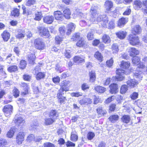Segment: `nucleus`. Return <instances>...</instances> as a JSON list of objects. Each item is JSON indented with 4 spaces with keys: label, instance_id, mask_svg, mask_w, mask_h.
<instances>
[{
    "label": "nucleus",
    "instance_id": "nucleus-1",
    "mask_svg": "<svg viewBox=\"0 0 147 147\" xmlns=\"http://www.w3.org/2000/svg\"><path fill=\"white\" fill-rule=\"evenodd\" d=\"M98 7L97 6L93 5L90 9V11L91 16L90 21L94 24H97L101 20L102 16L98 13L97 10Z\"/></svg>",
    "mask_w": 147,
    "mask_h": 147
},
{
    "label": "nucleus",
    "instance_id": "nucleus-2",
    "mask_svg": "<svg viewBox=\"0 0 147 147\" xmlns=\"http://www.w3.org/2000/svg\"><path fill=\"white\" fill-rule=\"evenodd\" d=\"M144 64V62L143 63L140 62L138 64V67L137 68L136 72L134 73V76L135 78H138V80H141L142 78L143 74L142 73L141 71L139 69H143L144 68L146 69Z\"/></svg>",
    "mask_w": 147,
    "mask_h": 147
},
{
    "label": "nucleus",
    "instance_id": "nucleus-3",
    "mask_svg": "<svg viewBox=\"0 0 147 147\" xmlns=\"http://www.w3.org/2000/svg\"><path fill=\"white\" fill-rule=\"evenodd\" d=\"M71 84L69 81L64 80L60 84V88L59 90V92L61 93H64L69 90V87Z\"/></svg>",
    "mask_w": 147,
    "mask_h": 147
},
{
    "label": "nucleus",
    "instance_id": "nucleus-4",
    "mask_svg": "<svg viewBox=\"0 0 147 147\" xmlns=\"http://www.w3.org/2000/svg\"><path fill=\"white\" fill-rule=\"evenodd\" d=\"M35 48L39 50H43L45 49V45L42 40L40 38L36 39L34 42Z\"/></svg>",
    "mask_w": 147,
    "mask_h": 147
},
{
    "label": "nucleus",
    "instance_id": "nucleus-5",
    "mask_svg": "<svg viewBox=\"0 0 147 147\" xmlns=\"http://www.w3.org/2000/svg\"><path fill=\"white\" fill-rule=\"evenodd\" d=\"M128 40L130 44L132 45H138L139 43V38L135 35L130 34L128 38Z\"/></svg>",
    "mask_w": 147,
    "mask_h": 147
},
{
    "label": "nucleus",
    "instance_id": "nucleus-6",
    "mask_svg": "<svg viewBox=\"0 0 147 147\" xmlns=\"http://www.w3.org/2000/svg\"><path fill=\"white\" fill-rule=\"evenodd\" d=\"M125 71L123 69H118L116 71L117 76H115L116 78L117 81H121L124 79L123 75L125 74Z\"/></svg>",
    "mask_w": 147,
    "mask_h": 147
},
{
    "label": "nucleus",
    "instance_id": "nucleus-7",
    "mask_svg": "<svg viewBox=\"0 0 147 147\" xmlns=\"http://www.w3.org/2000/svg\"><path fill=\"white\" fill-rule=\"evenodd\" d=\"M13 107L10 105H5L3 109V111L6 116H9L12 113Z\"/></svg>",
    "mask_w": 147,
    "mask_h": 147
},
{
    "label": "nucleus",
    "instance_id": "nucleus-8",
    "mask_svg": "<svg viewBox=\"0 0 147 147\" xmlns=\"http://www.w3.org/2000/svg\"><path fill=\"white\" fill-rule=\"evenodd\" d=\"M24 133L23 132H20L17 134L16 137V142L18 144H22L24 140Z\"/></svg>",
    "mask_w": 147,
    "mask_h": 147
},
{
    "label": "nucleus",
    "instance_id": "nucleus-9",
    "mask_svg": "<svg viewBox=\"0 0 147 147\" xmlns=\"http://www.w3.org/2000/svg\"><path fill=\"white\" fill-rule=\"evenodd\" d=\"M128 52L131 57H134L139 53V51L134 47H129L128 49Z\"/></svg>",
    "mask_w": 147,
    "mask_h": 147
},
{
    "label": "nucleus",
    "instance_id": "nucleus-10",
    "mask_svg": "<svg viewBox=\"0 0 147 147\" xmlns=\"http://www.w3.org/2000/svg\"><path fill=\"white\" fill-rule=\"evenodd\" d=\"M92 103V100L89 98L82 99L80 100L79 101V103L81 105H89L91 104Z\"/></svg>",
    "mask_w": 147,
    "mask_h": 147
},
{
    "label": "nucleus",
    "instance_id": "nucleus-11",
    "mask_svg": "<svg viewBox=\"0 0 147 147\" xmlns=\"http://www.w3.org/2000/svg\"><path fill=\"white\" fill-rule=\"evenodd\" d=\"M118 85L116 84H112L110 86V92L112 94H115L118 92Z\"/></svg>",
    "mask_w": 147,
    "mask_h": 147
},
{
    "label": "nucleus",
    "instance_id": "nucleus-12",
    "mask_svg": "<svg viewBox=\"0 0 147 147\" xmlns=\"http://www.w3.org/2000/svg\"><path fill=\"white\" fill-rule=\"evenodd\" d=\"M39 32L44 35L47 37L50 36L49 31L48 29L43 27H40L39 28Z\"/></svg>",
    "mask_w": 147,
    "mask_h": 147
},
{
    "label": "nucleus",
    "instance_id": "nucleus-13",
    "mask_svg": "<svg viewBox=\"0 0 147 147\" xmlns=\"http://www.w3.org/2000/svg\"><path fill=\"white\" fill-rule=\"evenodd\" d=\"M76 43V45L78 47H83L84 48H86L88 45L86 43L85 41L82 38H80Z\"/></svg>",
    "mask_w": 147,
    "mask_h": 147
},
{
    "label": "nucleus",
    "instance_id": "nucleus-14",
    "mask_svg": "<svg viewBox=\"0 0 147 147\" xmlns=\"http://www.w3.org/2000/svg\"><path fill=\"white\" fill-rule=\"evenodd\" d=\"M16 124L18 125H21L25 123V121L20 116L16 117L14 120Z\"/></svg>",
    "mask_w": 147,
    "mask_h": 147
},
{
    "label": "nucleus",
    "instance_id": "nucleus-15",
    "mask_svg": "<svg viewBox=\"0 0 147 147\" xmlns=\"http://www.w3.org/2000/svg\"><path fill=\"white\" fill-rule=\"evenodd\" d=\"M142 3L141 1L139 0H136L134 2V8L135 9L139 10L142 8Z\"/></svg>",
    "mask_w": 147,
    "mask_h": 147
},
{
    "label": "nucleus",
    "instance_id": "nucleus-16",
    "mask_svg": "<svg viewBox=\"0 0 147 147\" xmlns=\"http://www.w3.org/2000/svg\"><path fill=\"white\" fill-rule=\"evenodd\" d=\"M54 20V17L52 16H46L43 18L44 22L48 24H51Z\"/></svg>",
    "mask_w": 147,
    "mask_h": 147
},
{
    "label": "nucleus",
    "instance_id": "nucleus-17",
    "mask_svg": "<svg viewBox=\"0 0 147 147\" xmlns=\"http://www.w3.org/2000/svg\"><path fill=\"white\" fill-rule=\"evenodd\" d=\"M21 87L23 88L24 91L22 92V94L24 95L28 93L29 87L28 85L25 83H22L20 84Z\"/></svg>",
    "mask_w": 147,
    "mask_h": 147
},
{
    "label": "nucleus",
    "instance_id": "nucleus-18",
    "mask_svg": "<svg viewBox=\"0 0 147 147\" xmlns=\"http://www.w3.org/2000/svg\"><path fill=\"white\" fill-rule=\"evenodd\" d=\"M113 3L109 1H106L104 4L105 7L107 12H109L111 10V8L113 6Z\"/></svg>",
    "mask_w": 147,
    "mask_h": 147
},
{
    "label": "nucleus",
    "instance_id": "nucleus-19",
    "mask_svg": "<svg viewBox=\"0 0 147 147\" xmlns=\"http://www.w3.org/2000/svg\"><path fill=\"white\" fill-rule=\"evenodd\" d=\"M54 16L55 19L57 20H61L63 19V15L60 11H55L54 13Z\"/></svg>",
    "mask_w": 147,
    "mask_h": 147
},
{
    "label": "nucleus",
    "instance_id": "nucleus-20",
    "mask_svg": "<svg viewBox=\"0 0 147 147\" xmlns=\"http://www.w3.org/2000/svg\"><path fill=\"white\" fill-rule=\"evenodd\" d=\"M108 18L105 16H103L101 18V20L98 21L100 22V24L102 25L103 27H106L108 24Z\"/></svg>",
    "mask_w": 147,
    "mask_h": 147
},
{
    "label": "nucleus",
    "instance_id": "nucleus-21",
    "mask_svg": "<svg viewBox=\"0 0 147 147\" xmlns=\"http://www.w3.org/2000/svg\"><path fill=\"white\" fill-rule=\"evenodd\" d=\"M2 38L4 41H7L10 38V34L7 31L5 30L1 34Z\"/></svg>",
    "mask_w": 147,
    "mask_h": 147
},
{
    "label": "nucleus",
    "instance_id": "nucleus-22",
    "mask_svg": "<svg viewBox=\"0 0 147 147\" xmlns=\"http://www.w3.org/2000/svg\"><path fill=\"white\" fill-rule=\"evenodd\" d=\"M121 119L123 123L127 124L130 121L131 118L128 115H124L121 118Z\"/></svg>",
    "mask_w": 147,
    "mask_h": 147
},
{
    "label": "nucleus",
    "instance_id": "nucleus-23",
    "mask_svg": "<svg viewBox=\"0 0 147 147\" xmlns=\"http://www.w3.org/2000/svg\"><path fill=\"white\" fill-rule=\"evenodd\" d=\"M138 83V81L132 79L129 80L127 82V85L131 88H132L136 86Z\"/></svg>",
    "mask_w": 147,
    "mask_h": 147
},
{
    "label": "nucleus",
    "instance_id": "nucleus-24",
    "mask_svg": "<svg viewBox=\"0 0 147 147\" xmlns=\"http://www.w3.org/2000/svg\"><path fill=\"white\" fill-rule=\"evenodd\" d=\"M128 19L122 18L120 19L118 22V26L120 27L123 26L127 22Z\"/></svg>",
    "mask_w": 147,
    "mask_h": 147
},
{
    "label": "nucleus",
    "instance_id": "nucleus-25",
    "mask_svg": "<svg viewBox=\"0 0 147 147\" xmlns=\"http://www.w3.org/2000/svg\"><path fill=\"white\" fill-rule=\"evenodd\" d=\"M132 31L134 35L140 34L141 31V28L139 25H136L133 28Z\"/></svg>",
    "mask_w": 147,
    "mask_h": 147
},
{
    "label": "nucleus",
    "instance_id": "nucleus-26",
    "mask_svg": "<svg viewBox=\"0 0 147 147\" xmlns=\"http://www.w3.org/2000/svg\"><path fill=\"white\" fill-rule=\"evenodd\" d=\"M127 33L124 31H119L116 33L117 37L121 39L124 38L126 36Z\"/></svg>",
    "mask_w": 147,
    "mask_h": 147
},
{
    "label": "nucleus",
    "instance_id": "nucleus-27",
    "mask_svg": "<svg viewBox=\"0 0 147 147\" xmlns=\"http://www.w3.org/2000/svg\"><path fill=\"white\" fill-rule=\"evenodd\" d=\"M16 129V128L14 127H13L11 128L7 133V137L9 138H12L14 135Z\"/></svg>",
    "mask_w": 147,
    "mask_h": 147
},
{
    "label": "nucleus",
    "instance_id": "nucleus-28",
    "mask_svg": "<svg viewBox=\"0 0 147 147\" xmlns=\"http://www.w3.org/2000/svg\"><path fill=\"white\" fill-rule=\"evenodd\" d=\"M64 93H61L59 92L57 94V97L59 99V101L61 103H63L65 100V97L62 95L64 94Z\"/></svg>",
    "mask_w": 147,
    "mask_h": 147
},
{
    "label": "nucleus",
    "instance_id": "nucleus-29",
    "mask_svg": "<svg viewBox=\"0 0 147 147\" xmlns=\"http://www.w3.org/2000/svg\"><path fill=\"white\" fill-rule=\"evenodd\" d=\"M130 66V63L129 61H122L120 67L123 69H128Z\"/></svg>",
    "mask_w": 147,
    "mask_h": 147
},
{
    "label": "nucleus",
    "instance_id": "nucleus-30",
    "mask_svg": "<svg viewBox=\"0 0 147 147\" xmlns=\"http://www.w3.org/2000/svg\"><path fill=\"white\" fill-rule=\"evenodd\" d=\"M119 119V116L118 115H114L110 116L109 119L111 123H115Z\"/></svg>",
    "mask_w": 147,
    "mask_h": 147
},
{
    "label": "nucleus",
    "instance_id": "nucleus-31",
    "mask_svg": "<svg viewBox=\"0 0 147 147\" xmlns=\"http://www.w3.org/2000/svg\"><path fill=\"white\" fill-rule=\"evenodd\" d=\"M74 62L77 64L82 63L85 61L84 59L79 56H76L74 59Z\"/></svg>",
    "mask_w": 147,
    "mask_h": 147
},
{
    "label": "nucleus",
    "instance_id": "nucleus-32",
    "mask_svg": "<svg viewBox=\"0 0 147 147\" xmlns=\"http://www.w3.org/2000/svg\"><path fill=\"white\" fill-rule=\"evenodd\" d=\"M63 17L67 19H69L70 18L71 12L69 9L68 8H65L63 11Z\"/></svg>",
    "mask_w": 147,
    "mask_h": 147
},
{
    "label": "nucleus",
    "instance_id": "nucleus-33",
    "mask_svg": "<svg viewBox=\"0 0 147 147\" xmlns=\"http://www.w3.org/2000/svg\"><path fill=\"white\" fill-rule=\"evenodd\" d=\"M36 57L34 54H29L28 55V61L30 63L34 64L35 63L34 61Z\"/></svg>",
    "mask_w": 147,
    "mask_h": 147
},
{
    "label": "nucleus",
    "instance_id": "nucleus-34",
    "mask_svg": "<svg viewBox=\"0 0 147 147\" xmlns=\"http://www.w3.org/2000/svg\"><path fill=\"white\" fill-rule=\"evenodd\" d=\"M45 120V123L46 125L51 124L55 121V118H52L51 117L46 118Z\"/></svg>",
    "mask_w": 147,
    "mask_h": 147
},
{
    "label": "nucleus",
    "instance_id": "nucleus-35",
    "mask_svg": "<svg viewBox=\"0 0 147 147\" xmlns=\"http://www.w3.org/2000/svg\"><path fill=\"white\" fill-rule=\"evenodd\" d=\"M58 114L57 111L55 110H52L50 112L49 116L50 117L55 118V120L56 119L58 116Z\"/></svg>",
    "mask_w": 147,
    "mask_h": 147
},
{
    "label": "nucleus",
    "instance_id": "nucleus-36",
    "mask_svg": "<svg viewBox=\"0 0 147 147\" xmlns=\"http://www.w3.org/2000/svg\"><path fill=\"white\" fill-rule=\"evenodd\" d=\"M96 111L98 115L100 116H102L106 113L105 110H103L102 107H99L97 109Z\"/></svg>",
    "mask_w": 147,
    "mask_h": 147
},
{
    "label": "nucleus",
    "instance_id": "nucleus-37",
    "mask_svg": "<svg viewBox=\"0 0 147 147\" xmlns=\"http://www.w3.org/2000/svg\"><path fill=\"white\" fill-rule=\"evenodd\" d=\"M94 89L97 92L100 93L104 92L106 90V88L100 86L95 87Z\"/></svg>",
    "mask_w": 147,
    "mask_h": 147
},
{
    "label": "nucleus",
    "instance_id": "nucleus-38",
    "mask_svg": "<svg viewBox=\"0 0 147 147\" xmlns=\"http://www.w3.org/2000/svg\"><path fill=\"white\" fill-rule=\"evenodd\" d=\"M90 77V80L93 82L96 79V75L94 71H91L89 73Z\"/></svg>",
    "mask_w": 147,
    "mask_h": 147
},
{
    "label": "nucleus",
    "instance_id": "nucleus-39",
    "mask_svg": "<svg viewBox=\"0 0 147 147\" xmlns=\"http://www.w3.org/2000/svg\"><path fill=\"white\" fill-rule=\"evenodd\" d=\"M94 56L95 58L100 62L102 61L103 57L102 56L101 54L98 52L97 51L95 53Z\"/></svg>",
    "mask_w": 147,
    "mask_h": 147
},
{
    "label": "nucleus",
    "instance_id": "nucleus-40",
    "mask_svg": "<svg viewBox=\"0 0 147 147\" xmlns=\"http://www.w3.org/2000/svg\"><path fill=\"white\" fill-rule=\"evenodd\" d=\"M18 70V67L15 65L10 66L7 68V70L10 72H15Z\"/></svg>",
    "mask_w": 147,
    "mask_h": 147
},
{
    "label": "nucleus",
    "instance_id": "nucleus-41",
    "mask_svg": "<svg viewBox=\"0 0 147 147\" xmlns=\"http://www.w3.org/2000/svg\"><path fill=\"white\" fill-rule=\"evenodd\" d=\"M103 41L105 43H109L111 42V40L109 36L106 34H104L102 36Z\"/></svg>",
    "mask_w": 147,
    "mask_h": 147
},
{
    "label": "nucleus",
    "instance_id": "nucleus-42",
    "mask_svg": "<svg viewBox=\"0 0 147 147\" xmlns=\"http://www.w3.org/2000/svg\"><path fill=\"white\" fill-rule=\"evenodd\" d=\"M11 14L12 16H14V17H17L20 14L19 9L17 8H14L11 11Z\"/></svg>",
    "mask_w": 147,
    "mask_h": 147
},
{
    "label": "nucleus",
    "instance_id": "nucleus-43",
    "mask_svg": "<svg viewBox=\"0 0 147 147\" xmlns=\"http://www.w3.org/2000/svg\"><path fill=\"white\" fill-rule=\"evenodd\" d=\"M45 76V74L44 73L39 72L36 74V78L37 80H40L44 78Z\"/></svg>",
    "mask_w": 147,
    "mask_h": 147
},
{
    "label": "nucleus",
    "instance_id": "nucleus-44",
    "mask_svg": "<svg viewBox=\"0 0 147 147\" xmlns=\"http://www.w3.org/2000/svg\"><path fill=\"white\" fill-rule=\"evenodd\" d=\"M128 90L127 86L126 85H122L120 89V92L121 94H125Z\"/></svg>",
    "mask_w": 147,
    "mask_h": 147
},
{
    "label": "nucleus",
    "instance_id": "nucleus-45",
    "mask_svg": "<svg viewBox=\"0 0 147 147\" xmlns=\"http://www.w3.org/2000/svg\"><path fill=\"white\" fill-rule=\"evenodd\" d=\"M42 14L41 12H37L35 13V17L34 19L36 20L39 21L41 20L42 16Z\"/></svg>",
    "mask_w": 147,
    "mask_h": 147
},
{
    "label": "nucleus",
    "instance_id": "nucleus-46",
    "mask_svg": "<svg viewBox=\"0 0 147 147\" xmlns=\"http://www.w3.org/2000/svg\"><path fill=\"white\" fill-rule=\"evenodd\" d=\"M140 58L138 57H135L132 59V62L133 64H138L140 62Z\"/></svg>",
    "mask_w": 147,
    "mask_h": 147
},
{
    "label": "nucleus",
    "instance_id": "nucleus-47",
    "mask_svg": "<svg viewBox=\"0 0 147 147\" xmlns=\"http://www.w3.org/2000/svg\"><path fill=\"white\" fill-rule=\"evenodd\" d=\"M112 49L113 53H117L119 50L118 46L116 44H114L112 45Z\"/></svg>",
    "mask_w": 147,
    "mask_h": 147
},
{
    "label": "nucleus",
    "instance_id": "nucleus-48",
    "mask_svg": "<svg viewBox=\"0 0 147 147\" xmlns=\"http://www.w3.org/2000/svg\"><path fill=\"white\" fill-rule=\"evenodd\" d=\"M26 61L24 60H22L20 61L19 67L21 69H23L26 67Z\"/></svg>",
    "mask_w": 147,
    "mask_h": 147
},
{
    "label": "nucleus",
    "instance_id": "nucleus-49",
    "mask_svg": "<svg viewBox=\"0 0 147 147\" xmlns=\"http://www.w3.org/2000/svg\"><path fill=\"white\" fill-rule=\"evenodd\" d=\"M63 36H56L55 38V42L57 44H59L63 40Z\"/></svg>",
    "mask_w": 147,
    "mask_h": 147
},
{
    "label": "nucleus",
    "instance_id": "nucleus-50",
    "mask_svg": "<svg viewBox=\"0 0 147 147\" xmlns=\"http://www.w3.org/2000/svg\"><path fill=\"white\" fill-rule=\"evenodd\" d=\"M35 138L34 135L32 134H31L27 137V141L28 142H30L33 141H35Z\"/></svg>",
    "mask_w": 147,
    "mask_h": 147
},
{
    "label": "nucleus",
    "instance_id": "nucleus-51",
    "mask_svg": "<svg viewBox=\"0 0 147 147\" xmlns=\"http://www.w3.org/2000/svg\"><path fill=\"white\" fill-rule=\"evenodd\" d=\"M78 139V136L74 132L71 133V140L75 142L77 141Z\"/></svg>",
    "mask_w": 147,
    "mask_h": 147
},
{
    "label": "nucleus",
    "instance_id": "nucleus-52",
    "mask_svg": "<svg viewBox=\"0 0 147 147\" xmlns=\"http://www.w3.org/2000/svg\"><path fill=\"white\" fill-rule=\"evenodd\" d=\"M93 31L92 30L91 31L88 33L87 37L88 40H91L93 39Z\"/></svg>",
    "mask_w": 147,
    "mask_h": 147
},
{
    "label": "nucleus",
    "instance_id": "nucleus-53",
    "mask_svg": "<svg viewBox=\"0 0 147 147\" xmlns=\"http://www.w3.org/2000/svg\"><path fill=\"white\" fill-rule=\"evenodd\" d=\"M131 10L130 9V7H127L125 11L123 13V15L124 16L129 15L131 13Z\"/></svg>",
    "mask_w": 147,
    "mask_h": 147
},
{
    "label": "nucleus",
    "instance_id": "nucleus-54",
    "mask_svg": "<svg viewBox=\"0 0 147 147\" xmlns=\"http://www.w3.org/2000/svg\"><path fill=\"white\" fill-rule=\"evenodd\" d=\"M80 36L79 34L76 33L73 35L71 38V39L73 41L76 40H79L80 38Z\"/></svg>",
    "mask_w": 147,
    "mask_h": 147
},
{
    "label": "nucleus",
    "instance_id": "nucleus-55",
    "mask_svg": "<svg viewBox=\"0 0 147 147\" xmlns=\"http://www.w3.org/2000/svg\"><path fill=\"white\" fill-rule=\"evenodd\" d=\"M13 95L15 98H17L19 96L20 92L16 88H15L13 90Z\"/></svg>",
    "mask_w": 147,
    "mask_h": 147
},
{
    "label": "nucleus",
    "instance_id": "nucleus-56",
    "mask_svg": "<svg viewBox=\"0 0 147 147\" xmlns=\"http://www.w3.org/2000/svg\"><path fill=\"white\" fill-rule=\"evenodd\" d=\"M83 93L81 92H72L71 93V95L72 97H78L82 96Z\"/></svg>",
    "mask_w": 147,
    "mask_h": 147
},
{
    "label": "nucleus",
    "instance_id": "nucleus-57",
    "mask_svg": "<svg viewBox=\"0 0 147 147\" xmlns=\"http://www.w3.org/2000/svg\"><path fill=\"white\" fill-rule=\"evenodd\" d=\"M59 31L61 34L63 36L65 34V28L64 26L60 27L59 28Z\"/></svg>",
    "mask_w": 147,
    "mask_h": 147
},
{
    "label": "nucleus",
    "instance_id": "nucleus-58",
    "mask_svg": "<svg viewBox=\"0 0 147 147\" xmlns=\"http://www.w3.org/2000/svg\"><path fill=\"white\" fill-rule=\"evenodd\" d=\"M25 35V32L22 31V32H19L18 34L16 35L17 38H21L24 37Z\"/></svg>",
    "mask_w": 147,
    "mask_h": 147
},
{
    "label": "nucleus",
    "instance_id": "nucleus-59",
    "mask_svg": "<svg viewBox=\"0 0 147 147\" xmlns=\"http://www.w3.org/2000/svg\"><path fill=\"white\" fill-rule=\"evenodd\" d=\"M35 3V0H28L26 3V5L28 6H30L34 4Z\"/></svg>",
    "mask_w": 147,
    "mask_h": 147
},
{
    "label": "nucleus",
    "instance_id": "nucleus-60",
    "mask_svg": "<svg viewBox=\"0 0 147 147\" xmlns=\"http://www.w3.org/2000/svg\"><path fill=\"white\" fill-rule=\"evenodd\" d=\"M94 136V134L91 132H89L87 134V138L89 140H91L92 139Z\"/></svg>",
    "mask_w": 147,
    "mask_h": 147
},
{
    "label": "nucleus",
    "instance_id": "nucleus-61",
    "mask_svg": "<svg viewBox=\"0 0 147 147\" xmlns=\"http://www.w3.org/2000/svg\"><path fill=\"white\" fill-rule=\"evenodd\" d=\"M7 142L6 140L4 139H0V147H3L6 145Z\"/></svg>",
    "mask_w": 147,
    "mask_h": 147
},
{
    "label": "nucleus",
    "instance_id": "nucleus-62",
    "mask_svg": "<svg viewBox=\"0 0 147 147\" xmlns=\"http://www.w3.org/2000/svg\"><path fill=\"white\" fill-rule=\"evenodd\" d=\"M138 93L136 92H134L130 96L131 98L133 100H135L138 97Z\"/></svg>",
    "mask_w": 147,
    "mask_h": 147
},
{
    "label": "nucleus",
    "instance_id": "nucleus-63",
    "mask_svg": "<svg viewBox=\"0 0 147 147\" xmlns=\"http://www.w3.org/2000/svg\"><path fill=\"white\" fill-rule=\"evenodd\" d=\"M94 104H96L98 102H100V98L98 97L94 96Z\"/></svg>",
    "mask_w": 147,
    "mask_h": 147
},
{
    "label": "nucleus",
    "instance_id": "nucleus-64",
    "mask_svg": "<svg viewBox=\"0 0 147 147\" xmlns=\"http://www.w3.org/2000/svg\"><path fill=\"white\" fill-rule=\"evenodd\" d=\"M44 147H55V145L51 143L47 142L44 144Z\"/></svg>",
    "mask_w": 147,
    "mask_h": 147
}]
</instances>
